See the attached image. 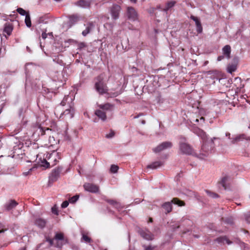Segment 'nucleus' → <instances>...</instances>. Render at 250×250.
Instances as JSON below:
<instances>
[{"label":"nucleus","mask_w":250,"mask_h":250,"mask_svg":"<svg viewBox=\"0 0 250 250\" xmlns=\"http://www.w3.org/2000/svg\"><path fill=\"white\" fill-rule=\"evenodd\" d=\"M10 203H18L15 200H11V202Z\"/></svg>","instance_id":"nucleus-53"},{"label":"nucleus","mask_w":250,"mask_h":250,"mask_svg":"<svg viewBox=\"0 0 250 250\" xmlns=\"http://www.w3.org/2000/svg\"><path fill=\"white\" fill-rule=\"evenodd\" d=\"M157 102L158 104H162L164 103V100L162 98L161 95H159L156 98Z\"/></svg>","instance_id":"nucleus-40"},{"label":"nucleus","mask_w":250,"mask_h":250,"mask_svg":"<svg viewBox=\"0 0 250 250\" xmlns=\"http://www.w3.org/2000/svg\"><path fill=\"white\" fill-rule=\"evenodd\" d=\"M20 250H26L25 248H22Z\"/></svg>","instance_id":"nucleus-61"},{"label":"nucleus","mask_w":250,"mask_h":250,"mask_svg":"<svg viewBox=\"0 0 250 250\" xmlns=\"http://www.w3.org/2000/svg\"><path fill=\"white\" fill-rule=\"evenodd\" d=\"M74 112V109L70 106V108L66 109L63 112V114L65 115L70 114V117L72 118L73 116Z\"/></svg>","instance_id":"nucleus-30"},{"label":"nucleus","mask_w":250,"mask_h":250,"mask_svg":"<svg viewBox=\"0 0 250 250\" xmlns=\"http://www.w3.org/2000/svg\"><path fill=\"white\" fill-rule=\"evenodd\" d=\"M62 243L57 242L56 244V247L60 248L62 246Z\"/></svg>","instance_id":"nucleus-50"},{"label":"nucleus","mask_w":250,"mask_h":250,"mask_svg":"<svg viewBox=\"0 0 250 250\" xmlns=\"http://www.w3.org/2000/svg\"><path fill=\"white\" fill-rule=\"evenodd\" d=\"M176 2L174 0H172L170 1H168L166 4V6L162 9V11L164 12H167L168 10H169L171 8L174 6Z\"/></svg>","instance_id":"nucleus-20"},{"label":"nucleus","mask_w":250,"mask_h":250,"mask_svg":"<svg viewBox=\"0 0 250 250\" xmlns=\"http://www.w3.org/2000/svg\"><path fill=\"white\" fill-rule=\"evenodd\" d=\"M92 2V0H79L75 2L74 4L82 8H89Z\"/></svg>","instance_id":"nucleus-12"},{"label":"nucleus","mask_w":250,"mask_h":250,"mask_svg":"<svg viewBox=\"0 0 250 250\" xmlns=\"http://www.w3.org/2000/svg\"><path fill=\"white\" fill-rule=\"evenodd\" d=\"M107 202L108 203H111V204H112V203H117L116 201H115L112 200H107Z\"/></svg>","instance_id":"nucleus-49"},{"label":"nucleus","mask_w":250,"mask_h":250,"mask_svg":"<svg viewBox=\"0 0 250 250\" xmlns=\"http://www.w3.org/2000/svg\"><path fill=\"white\" fill-rule=\"evenodd\" d=\"M68 98V96H65L63 98V100H62V101L61 102V105H62V106H64L66 104V102Z\"/></svg>","instance_id":"nucleus-41"},{"label":"nucleus","mask_w":250,"mask_h":250,"mask_svg":"<svg viewBox=\"0 0 250 250\" xmlns=\"http://www.w3.org/2000/svg\"><path fill=\"white\" fill-rule=\"evenodd\" d=\"M229 177L228 176H225L222 178L221 180L218 182V184L221 185L224 189L227 188V183L228 181Z\"/></svg>","instance_id":"nucleus-21"},{"label":"nucleus","mask_w":250,"mask_h":250,"mask_svg":"<svg viewBox=\"0 0 250 250\" xmlns=\"http://www.w3.org/2000/svg\"><path fill=\"white\" fill-rule=\"evenodd\" d=\"M114 135H115L114 131L113 130H111L109 134L106 135V137L107 138H112L113 137H114Z\"/></svg>","instance_id":"nucleus-42"},{"label":"nucleus","mask_w":250,"mask_h":250,"mask_svg":"<svg viewBox=\"0 0 250 250\" xmlns=\"http://www.w3.org/2000/svg\"><path fill=\"white\" fill-rule=\"evenodd\" d=\"M118 95V93H114V94H113V96H114V97H116V96H117Z\"/></svg>","instance_id":"nucleus-58"},{"label":"nucleus","mask_w":250,"mask_h":250,"mask_svg":"<svg viewBox=\"0 0 250 250\" xmlns=\"http://www.w3.org/2000/svg\"><path fill=\"white\" fill-rule=\"evenodd\" d=\"M237 68V64L235 63H232L229 64L228 67H227V70L228 72L229 73H232V72H234Z\"/></svg>","instance_id":"nucleus-23"},{"label":"nucleus","mask_w":250,"mask_h":250,"mask_svg":"<svg viewBox=\"0 0 250 250\" xmlns=\"http://www.w3.org/2000/svg\"><path fill=\"white\" fill-rule=\"evenodd\" d=\"M163 165V163L160 161H156L147 166L148 168L155 169Z\"/></svg>","instance_id":"nucleus-22"},{"label":"nucleus","mask_w":250,"mask_h":250,"mask_svg":"<svg viewBox=\"0 0 250 250\" xmlns=\"http://www.w3.org/2000/svg\"><path fill=\"white\" fill-rule=\"evenodd\" d=\"M172 146V144L170 142H164L158 146L153 149L155 152H159L165 149L171 148Z\"/></svg>","instance_id":"nucleus-9"},{"label":"nucleus","mask_w":250,"mask_h":250,"mask_svg":"<svg viewBox=\"0 0 250 250\" xmlns=\"http://www.w3.org/2000/svg\"><path fill=\"white\" fill-rule=\"evenodd\" d=\"M162 208L166 214L170 212L172 210L171 204H162Z\"/></svg>","instance_id":"nucleus-25"},{"label":"nucleus","mask_w":250,"mask_h":250,"mask_svg":"<svg viewBox=\"0 0 250 250\" xmlns=\"http://www.w3.org/2000/svg\"><path fill=\"white\" fill-rule=\"evenodd\" d=\"M109 77L106 80V74L105 72H103L95 78L94 87L101 95L106 94L108 92V88L106 82L108 81Z\"/></svg>","instance_id":"nucleus-1"},{"label":"nucleus","mask_w":250,"mask_h":250,"mask_svg":"<svg viewBox=\"0 0 250 250\" xmlns=\"http://www.w3.org/2000/svg\"><path fill=\"white\" fill-rule=\"evenodd\" d=\"M7 229V228H5V226L0 223V233L4 232Z\"/></svg>","instance_id":"nucleus-43"},{"label":"nucleus","mask_w":250,"mask_h":250,"mask_svg":"<svg viewBox=\"0 0 250 250\" xmlns=\"http://www.w3.org/2000/svg\"><path fill=\"white\" fill-rule=\"evenodd\" d=\"M82 239L86 243H90L91 241V238L90 237L84 234L83 235Z\"/></svg>","instance_id":"nucleus-36"},{"label":"nucleus","mask_w":250,"mask_h":250,"mask_svg":"<svg viewBox=\"0 0 250 250\" xmlns=\"http://www.w3.org/2000/svg\"><path fill=\"white\" fill-rule=\"evenodd\" d=\"M119 169V167L117 165H112L110 167V171L111 173H116Z\"/></svg>","instance_id":"nucleus-32"},{"label":"nucleus","mask_w":250,"mask_h":250,"mask_svg":"<svg viewBox=\"0 0 250 250\" xmlns=\"http://www.w3.org/2000/svg\"><path fill=\"white\" fill-rule=\"evenodd\" d=\"M199 121V120L198 119H196L195 120H193V122L195 123H198Z\"/></svg>","instance_id":"nucleus-54"},{"label":"nucleus","mask_w":250,"mask_h":250,"mask_svg":"<svg viewBox=\"0 0 250 250\" xmlns=\"http://www.w3.org/2000/svg\"><path fill=\"white\" fill-rule=\"evenodd\" d=\"M46 222L42 218H38L36 220L35 224L41 229L43 228L46 225Z\"/></svg>","instance_id":"nucleus-18"},{"label":"nucleus","mask_w":250,"mask_h":250,"mask_svg":"<svg viewBox=\"0 0 250 250\" xmlns=\"http://www.w3.org/2000/svg\"><path fill=\"white\" fill-rule=\"evenodd\" d=\"M179 206H184L185 205V204H178Z\"/></svg>","instance_id":"nucleus-62"},{"label":"nucleus","mask_w":250,"mask_h":250,"mask_svg":"<svg viewBox=\"0 0 250 250\" xmlns=\"http://www.w3.org/2000/svg\"><path fill=\"white\" fill-rule=\"evenodd\" d=\"M13 29V25L10 23H6L4 25L3 32L6 33L8 36H10Z\"/></svg>","instance_id":"nucleus-19"},{"label":"nucleus","mask_w":250,"mask_h":250,"mask_svg":"<svg viewBox=\"0 0 250 250\" xmlns=\"http://www.w3.org/2000/svg\"><path fill=\"white\" fill-rule=\"evenodd\" d=\"M226 136L228 137L229 139H231V138H230V134L229 132H227L226 133Z\"/></svg>","instance_id":"nucleus-52"},{"label":"nucleus","mask_w":250,"mask_h":250,"mask_svg":"<svg viewBox=\"0 0 250 250\" xmlns=\"http://www.w3.org/2000/svg\"><path fill=\"white\" fill-rule=\"evenodd\" d=\"M25 23L28 27H30L31 26V21L30 16L29 13H27L26 15L25 19Z\"/></svg>","instance_id":"nucleus-29"},{"label":"nucleus","mask_w":250,"mask_h":250,"mask_svg":"<svg viewBox=\"0 0 250 250\" xmlns=\"http://www.w3.org/2000/svg\"><path fill=\"white\" fill-rule=\"evenodd\" d=\"M193 132L198 136L200 137L203 141L207 140V137L206 132L203 130L197 127L193 129Z\"/></svg>","instance_id":"nucleus-16"},{"label":"nucleus","mask_w":250,"mask_h":250,"mask_svg":"<svg viewBox=\"0 0 250 250\" xmlns=\"http://www.w3.org/2000/svg\"><path fill=\"white\" fill-rule=\"evenodd\" d=\"M98 108L96 109L94 114L99 119L104 122L107 119L106 112H112L111 118L112 116V112L114 110L115 105L109 103L100 104L98 105Z\"/></svg>","instance_id":"nucleus-2"},{"label":"nucleus","mask_w":250,"mask_h":250,"mask_svg":"<svg viewBox=\"0 0 250 250\" xmlns=\"http://www.w3.org/2000/svg\"><path fill=\"white\" fill-rule=\"evenodd\" d=\"M51 210L53 213L55 215H58V208L56 207V204L51 208Z\"/></svg>","instance_id":"nucleus-38"},{"label":"nucleus","mask_w":250,"mask_h":250,"mask_svg":"<svg viewBox=\"0 0 250 250\" xmlns=\"http://www.w3.org/2000/svg\"><path fill=\"white\" fill-rule=\"evenodd\" d=\"M155 248V247L149 246L148 247H146L145 250H154Z\"/></svg>","instance_id":"nucleus-45"},{"label":"nucleus","mask_w":250,"mask_h":250,"mask_svg":"<svg viewBox=\"0 0 250 250\" xmlns=\"http://www.w3.org/2000/svg\"><path fill=\"white\" fill-rule=\"evenodd\" d=\"M93 26V24L92 22L88 23V26L86 27L85 29L82 32V35L83 36H86L91 31L92 27Z\"/></svg>","instance_id":"nucleus-27"},{"label":"nucleus","mask_w":250,"mask_h":250,"mask_svg":"<svg viewBox=\"0 0 250 250\" xmlns=\"http://www.w3.org/2000/svg\"><path fill=\"white\" fill-rule=\"evenodd\" d=\"M200 122H201V124H203L204 123V122H205V118H204V117H201L200 118Z\"/></svg>","instance_id":"nucleus-48"},{"label":"nucleus","mask_w":250,"mask_h":250,"mask_svg":"<svg viewBox=\"0 0 250 250\" xmlns=\"http://www.w3.org/2000/svg\"><path fill=\"white\" fill-rule=\"evenodd\" d=\"M79 196L76 195L72 197H69L68 200H65L62 203H75L79 199Z\"/></svg>","instance_id":"nucleus-24"},{"label":"nucleus","mask_w":250,"mask_h":250,"mask_svg":"<svg viewBox=\"0 0 250 250\" xmlns=\"http://www.w3.org/2000/svg\"><path fill=\"white\" fill-rule=\"evenodd\" d=\"M127 15L128 18L132 21H135L137 19V12L132 7H127Z\"/></svg>","instance_id":"nucleus-13"},{"label":"nucleus","mask_w":250,"mask_h":250,"mask_svg":"<svg viewBox=\"0 0 250 250\" xmlns=\"http://www.w3.org/2000/svg\"><path fill=\"white\" fill-rule=\"evenodd\" d=\"M224 56H225L224 55L218 56L217 58V61H220L222 60L224 58Z\"/></svg>","instance_id":"nucleus-47"},{"label":"nucleus","mask_w":250,"mask_h":250,"mask_svg":"<svg viewBox=\"0 0 250 250\" xmlns=\"http://www.w3.org/2000/svg\"><path fill=\"white\" fill-rule=\"evenodd\" d=\"M47 159H43L41 161L42 166L46 168L53 167L57 164L61 159V154L56 151H53L51 153L47 154Z\"/></svg>","instance_id":"nucleus-3"},{"label":"nucleus","mask_w":250,"mask_h":250,"mask_svg":"<svg viewBox=\"0 0 250 250\" xmlns=\"http://www.w3.org/2000/svg\"><path fill=\"white\" fill-rule=\"evenodd\" d=\"M241 139V137L240 136H237L235 138H231V143L232 144H235L238 142H239Z\"/></svg>","instance_id":"nucleus-37"},{"label":"nucleus","mask_w":250,"mask_h":250,"mask_svg":"<svg viewBox=\"0 0 250 250\" xmlns=\"http://www.w3.org/2000/svg\"><path fill=\"white\" fill-rule=\"evenodd\" d=\"M54 239L56 240H64V235L63 234L62 232L60 233H56L55 236L54 237Z\"/></svg>","instance_id":"nucleus-31"},{"label":"nucleus","mask_w":250,"mask_h":250,"mask_svg":"<svg viewBox=\"0 0 250 250\" xmlns=\"http://www.w3.org/2000/svg\"><path fill=\"white\" fill-rule=\"evenodd\" d=\"M62 170V167H58L53 169L50 174L49 181L51 182L56 181L59 178Z\"/></svg>","instance_id":"nucleus-7"},{"label":"nucleus","mask_w":250,"mask_h":250,"mask_svg":"<svg viewBox=\"0 0 250 250\" xmlns=\"http://www.w3.org/2000/svg\"><path fill=\"white\" fill-rule=\"evenodd\" d=\"M84 189L90 192L96 193L99 191V186L92 183H85L83 185Z\"/></svg>","instance_id":"nucleus-10"},{"label":"nucleus","mask_w":250,"mask_h":250,"mask_svg":"<svg viewBox=\"0 0 250 250\" xmlns=\"http://www.w3.org/2000/svg\"><path fill=\"white\" fill-rule=\"evenodd\" d=\"M179 148L182 154L192 155L196 154L192 146L185 142H180L179 143Z\"/></svg>","instance_id":"nucleus-6"},{"label":"nucleus","mask_w":250,"mask_h":250,"mask_svg":"<svg viewBox=\"0 0 250 250\" xmlns=\"http://www.w3.org/2000/svg\"><path fill=\"white\" fill-rule=\"evenodd\" d=\"M223 55L228 59L230 57L231 47L229 45H225L222 49Z\"/></svg>","instance_id":"nucleus-17"},{"label":"nucleus","mask_w":250,"mask_h":250,"mask_svg":"<svg viewBox=\"0 0 250 250\" xmlns=\"http://www.w3.org/2000/svg\"><path fill=\"white\" fill-rule=\"evenodd\" d=\"M190 19L195 22L196 31L198 33H202L203 31V28L200 20L197 17L193 15L190 16Z\"/></svg>","instance_id":"nucleus-14"},{"label":"nucleus","mask_w":250,"mask_h":250,"mask_svg":"<svg viewBox=\"0 0 250 250\" xmlns=\"http://www.w3.org/2000/svg\"><path fill=\"white\" fill-rule=\"evenodd\" d=\"M85 46V44L84 43H82L81 44H80V47H83V46Z\"/></svg>","instance_id":"nucleus-56"},{"label":"nucleus","mask_w":250,"mask_h":250,"mask_svg":"<svg viewBox=\"0 0 250 250\" xmlns=\"http://www.w3.org/2000/svg\"><path fill=\"white\" fill-rule=\"evenodd\" d=\"M69 23L70 27L76 23L80 20L79 16L77 14H73L69 16Z\"/></svg>","instance_id":"nucleus-15"},{"label":"nucleus","mask_w":250,"mask_h":250,"mask_svg":"<svg viewBox=\"0 0 250 250\" xmlns=\"http://www.w3.org/2000/svg\"><path fill=\"white\" fill-rule=\"evenodd\" d=\"M17 205V204H7L5 206V208L7 210L10 211L14 208Z\"/></svg>","instance_id":"nucleus-34"},{"label":"nucleus","mask_w":250,"mask_h":250,"mask_svg":"<svg viewBox=\"0 0 250 250\" xmlns=\"http://www.w3.org/2000/svg\"><path fill=\"white\" fill-rule=\"evenodd\" d=\"M140 235L145 239L152 240L154 238V235L147 229H140L138 231Z\"/></svg>","instance_id":"nucleus-8"},{"label":"nucleus","mask_w":250,"mask_h":250,"mask_svg":"<svg viewBox=\"0 0 250 250\" xmlns=\"http://www.w3.org/2000/svg\"><path fill=\"white\" fill-rule=\"evenodd\" d=\"M153 221L152 218H149V222H152Z\"/></svg>","instance_id":"nucleus-57"},{"label":"nucleus","mask_w":250,"mask_h":250,"mask_svg":"<svg viewBox=\"0 0 250 250\" xmlns=\"http://www.w3.org/2000/svg\"><path fill=\"white\" fill-rule=\"evenodd\" d=\"M214 142L212 140L208 142L207 140L203 141V145L202 146L201 151L199 155V158L200 159H204L207 157L208 152L213 147Z\"/></svg>","instance_id":"nucleus-4"},{"label":"nucleus","mask_w":250,"mask_h":250,"mask_svg":"<svg viewBox=\"0 0 250 250\" xmlns=\"http://www.w3.org/2000/svg\"><path fill=\"white\" fill-rule=\"evenodd\" d=\"M17 12H18L20 14H21V15H22V16H24V15H25L28 13H26V12L25 11V10H24L23 9L21 8H18L17 9Z\"/></svg>","instance_id":"nucleus-35"},{"label":"nucleus","mask_w":250,"mask_h":250,"mask_svg":"<svg viewBox=\"0 0 250 250\" xmlns=\"http://www.w3.org/2000/svg\"><path fill=\"white\" fill-rule=\"evenodd\" d=\"M69 204H61L62 208H66Z\"/></svg>","instance_id":"nucleus-51"},{"label":"nucleus","mask_w":250,"mask_h":250,"mask_svg":"<svg viewBox=\"0 0 250 250\" xmlns=\"http://www.w3.org/2000/svg\"><path fill=\"white\" fill-rule=\"evenodd\" d=\"M143 115V114H141L138 115H137V116H135V117H134V118H138V117H139V116L140 115Z\"/></svg>","instance_id":"nucleus-59"},{"label":"nucleus","mask_w":250,"mask_h":250,"mask_svg":"<svg viewBox=\"0 0 250 250\" xmlns=\"http://www.w3.org/2000/svg\"><path fill=\"white\" fill-rule=\"evenodd\" d=\"M165 203H185V202L183 201L179 200L177 198H173L171 202H166Z\"/></svg>","instance_id":"nucleus-33"},{"label":"nucleus","mask_w":250,"mask_h":250,"mask_svg":"<svg viewBox=\"0 0 250 250\" xmlns=\"http://www.w3.org/2000/svg\"><path fill=\"white\" fill-rule=\"evenodd\" d=\"M47 34L45 32H43L42 34V37L43 39H45L47 38Z\"/></svg>","instance_id":"nucleus-46"},{"label":"nucleus","mask_w":250,"mask_h":250,"mask_svg":"<svg viewBox=\"0 0 250 250\" xmlns=\"http://www.w3.org/2000/svg\"><path fill=\"white\" fill-rule=\"evenodd\" d=\"M46 241L49 243L50 246L53 245V239H50L49 238H46Z\"/></svg>","instance_id":"nucleus-44"},{"label":"nucleus","mask_w":250,"mask_h":250,"mask_svg":"<svg viewBox=\"0 0 250 250\" xmlns=\"http://www.w3.org/2000/svg\"><path fill=\"white\" fill-rule=\"evenodd\" d=\"M214 241L217 242L218 244L221 246L224 245L225 244H227L228 245H230L232 243V242L230 241L228 237L225 236H221L216 238Z\"/></svg>","instance_id":"nucleus-11"},{"label":"nucleus","mask_w":250,"mask_h":250,"mask_svg":"<svg viewBox=\"0 0 250 250\" xmlns=\"http://www.w3.org/2000/svg\"><path fill=\"white\" fill-rule=\"evenodd\" d=\"M141 123H142V124H145V123H146V122H145V120H142V122H141Z\"/></svg>","instance_id":"nucleus-60"},{"label":"nucleus","mask_w":250,"mask_h":250,"mask_svg":"<svg viewBox=\"0 0 250 250\" xmlns=\"http://www.w3.org/2000/svg\"><path fill=\"white\" fill-rule=\"evenodd\" d=\"M222 220L228 225H232L234 224L233 218L231 216L222 218Z\"/></svg>","instance_id":"nucleus-26"},{"label":"nucleus","mask_w":250,"mask_h":250,"mask_svg":"<svg viewBox=\"0 0 250 250\" xmlns=\"http://www.w3.org/2000/svg\"><path fill=\"white\" fill-rule=\"evenodd\" d=\"M245 220L246 222L250 224V212H248L247 213L245 214Z\"/></svg>","instance_id":"nucleus-39"},{"label":"nucleus","mask_w":250,"mask_h":250,"mask_svg":"<svg viewBox=\"0 0 250 250\" xmlns=\"http://www.w3.org/2000/svg\"><path fill=\"white\" fill-rule=\"evenodd\" d=\"M179 225H178L177 227V229L179 228Z\"/></svg>","instance_id":"nucleus-64"},{"label":"nucleus","mask_w":250,"mask_h":250,"mask_svg":"<svg viewBox=\"0 0 250 250\" xmlns=\"http://www.w3.org/2000/svg\"><path fill=\"white\" fill-rule=\"evenodd\" d=\"M130 1L135 3L137 2V0H130Z\"/></svg>","instance_id":"nucleus-55"},{"label":"nucleus","mask_w":250,"mask_h":250,"mask_svg":"<svg viewBox=\"0 0 250 250\" xmlns=\"http://www.w3.org/2000/svg\"><path fill=\"white\" fill-rule=\"evenodd\" d=\"M205 192L208 194V195L211 198H217L219 197V195L217 193L212 192L210 190L206 189L205 190Z\"/></svg>","instance_id":"nucleus-28"},{"label":"nucleus","mask_w":250,"mask_h":250,"mask_svg":"<svg viewBox=\"0 0 250 250\" xmlns=\"http://www.w3.org/2000/svg\"><path fill=\"white\" fill-rule=\"evenodd\" d=\"M118 4H113L110 8V12L113 20H117L119 18L120 13L121 10L120 5L123 3L122 0H119L117 1Z\"/></svg>","instance_id":"nucleus-5"},{"label":"nucleus","mask_w":250,"mask_h":250,"mask_svg":"<svg viewBox=\"0 0 250 250\" xmlns=\"http://www.w3.org/2000/svg\"><path fill=\"white\" fill-rule=\"evenodd\" d=\"M138 202H139V201H135V203H137Z\"/></svg>","instance_id":"nucleus-63"}]
</instances>
